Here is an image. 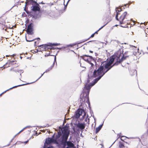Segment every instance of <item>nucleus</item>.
I'll return each instance as SVG.
<instances>
[{"instance_id": "nucleus-1", "label": "nucleus", "mask_w": 148, "mask_h": 148, "mask_svg": "<svg viewBox=\"0 0 148 148\" xmlns=\"http://www.w3.org/2000/svg\"><path fill=\"white\" fill-rule=\"evenodd\" d=\"M119 63L117 60L112 65V64L108 62L104 61L101 64L100 66L97 70H94L93 75L95 77L99 76L98 77L95 79V82L97 83V82L104 75L110 70L114 66L118 65Z\"/></svg>"}, {"instance_id": "nucleus-2", "label": "nucleus", "mask_w": 148, "mask_h": 148, "mask_svg": "<svg viewBox=\"0 0 148 148\" xmlns=\"http://www.w3.org/2000/svg\"><path fill=\"white\" fill-rule=\"evenodd\" d=\"M91 73H89L88 75V79H87L86 84L85 85L84 89L83 90V93L80 96V102L81 104L79 106L82 105V102H84L86 100L89 101V94L90 92V90L92 86H94L96 83L95 82V79L94 80L93 82L92 83H89L90 80L89 79L90 77H95L93 75V74H91Z\"/></svg>"}, {"instance_id": "nucleus-3", "label": "nucleus", "mask_w": 148, "mask_h": 148, "mask_svg": "<svg viewBox=\"0 0 148 148\" xmlns=\"http://www.w3.org/2000/svg\"><path fill=\"white\" fill-rule=\"evenodd\" d=\"M61 136L60 146L63 145V148H73L74 144L70 141H67L69 136V132L67 130H64Z\"/></svg>"}, {"instance_id": "nucleus-4", "label": "nucleus", "mask_w": 148, "mask_h": 148, "mask_svg": "<svg viewBox=\"0 0 148 148\" xmlns=\"http://www.w3.org/2000/svg\"><path fill=\"white\" fill-rule=\"evenodd\" d=\"M61 132L60 131L58 132L55 138V134L52 136L51 138H47L45 140V144L49 145L51 143H54L57 145L58 147H60V142L61 141Z\"/></svg>"}, {"instance_id": "nucleus-5", "label": "nucleus", "mask_w": 148, "mask_h": 148, "mask_svg": "<svg viewBox=\"0 0 148 148\" xmlns=\"http://www.w3.org/2000/svg\"><path fill=\"white\" fill-rule=\"evenodd\" d=\"M123 49H119L115 53V56L117 57V60L119 63H121L124 60L126 59L128 57V51L123 53Z\"/></svg>"}, {"instance_id": "nucleus-6", "label": "nucleus", "mask_w": 148, "mask_h": 148, "mask_svg": "<svg viewBox=\"0 0 148 148\" xmlns=\"http://www.w3.org/2000/svg\"><path fill=\"white\" fill-rule=\"evenodd\" d=\"M80 57H81L85 61L87 62L88 63L90 62V60L93 61L95 63V65L96 67H97V66H97V64L96 63V61L91 56L87 55H84L82 56H81Z\"/></svg>"}, {"instance_id": "nucleus-7", "label": "nucleus", "mask_w": 148, "mask_h": 148, "mask_svg": "<svg viewBox=\"0 0 148 148\" xmlns=\"http://www.w3.org/2000/svg\"><path fill=\"white\" fill-rule=\"evenodd\" d=\"M83 113H84V115L82 116V118H84V116L86 115V112L83 109H78L75 112V118L77 119L79 118Z\"/></svg>"}, {"instance_id": "nucleus-8", "label": "nucleus", "mask_w": 148, "mask_h": 148, "mask_svg": "<svg viewBox=\"0 0 148 148\" xmlns=\"http://www.w3.org/2000/svg\"><path fill=\"white\" fill-rule=\"evenodd\" d=\"M33 24L32 23H30L28 25L26 30L27 34H28L32 35L33 34Z\"/></svg>"}, {"instance_id": "nucleus-9", "label": "nucleus", "mask_w": 148, "mask_h": 148, "mask_svg": "<svg viewBox=\"0 0 148 148\" xmlns=\"http://www.w3.org/2000/svg\"><path fill=\"white\" fill-rule=\"evenodd\" d=\"M49 46L48 44H45L42 45H40L38 46L39 48L41 49V48L42 49L41 50H40L39 51H47L49 49H51L50 48H49L48 47Z\"/></svg>"}, {"instance_id": "nucleus-10", "label": "nucleus", "mask_w": 148, "mask_h": 148, "mask_svg": "<svg viewBox=\"0 0 148 148\" xmlns=\"http://www.w3.org/2000/svg\"><path fill=\"white\" fill-rule=\"evenodd\" d=\"M64 130H67L69 132V134H70V131L68 130V126H67V124H66L64 127H62L60 126L59 127V131H60L61 132V136H62L63 135L62 132Z\"/></svg>"}, {"instance_id": "nucleus-11", "label": "nucleus", "mask_w": 148, "mask_h": 148, "mask_svg": "<svg viewBox=\"0 0 148 148\" xmlns=\"http://www.w3.org/2000/svg\"><path fill=\"white\" fill-rule=\"evenodd\" d=\"M40 6L39 5H32V6L31 7V9L32 11L34 12H36L37 11H39L40 10Z\"/></svg>"}, {"instance_id": "nucleus-12", "label": "nucleus", "mask_w": 148, "mask_h": 148, "mask_svg": "<svg viewBox=\"0 0 148 148\" xmlns=\"http://www.w3.org/2000/svg\"><path fill=\"white\" fill-rule=\"evenodd\" d=\"M76 126L80 129L83 130L84 129L85 127V124L84 123H78L76 125Z\"/></svg>"}, {"instance_id": "nucleus-13", "label": "nucleus", "mask_w": 148, "mask_h": 148, "mask_svg": "<svg viewBox=\"0 0 148 148\" xmlns=\"http://www.w3.org/2000/svg\"><path fill=\"white\" fill-rule=\"evenodd\" d=\"M29 84V83H26V84H21V85H17V86H13V87L10 88V89L7 90H5V91H4V92H3L1 94H0V96H1L5 92H7V91H8L9 90H11V89H13V88H16V87H18L21 86L26 85V84Z\"/></svg>"}, {"instance_id": "nucleus-14", "label": "nucleus", "mask_w": 148, "mask_h": 148, "mask_svg": "<svg viewBox=\"0 0 148 148\" xmlns=\"http://www.w3.org/2000/svg\"><path fill=\"white\" fill-rule=\"evenodd\" d=\"M116 58V59H117V57H116L115 55L112 56L110 57L109 60L108 62L112 64ZM116 60H117V59Z\"/></svg>"}, {"instance_id": "nucleus-15", "label": "nucleus", "mask_w": 148, "mask_h": 148, "mask_svg": "<svg viewBox=\"0 0 148 148\" xmlns=\"http://www.w3.org/2000/svg\"><path fill=\"white\" fill-rule=\"evenodd\" d=\"M128 57L130 56H132L133 55L135 56L136 54V52L134 51L131 52V51H128Z\"/></svg>"}, {"instance_id": "nucleus-16", "label": "nucleus", "mask_w": 148, "mask_h": 148, "mask_svg": "<svg viewBox=\"0 0 148 148\" xmlns=\"http://www.w3.org/2000/svg\"><path fill=\"white\" fill-rule=\"evenodd\" d=\"M32 5H39V4L37 3L36 1H34V0H31Z\"/></svg>"}, {"instance_id": "nucleus-17", "label": "nucleus", "mask_w": 148, "mask_h": 148, "mask_svg": "<svg viewBox=\"0 0 148 148\" xmlns=\"http://www.w3.org/2000/svg\"><path fill=\"white\" fill-rule=\"evenodd\" d=\"M116 12L119 13V12H121L122 10V9L121 7L120 8H119V7H117L116 8Z\"/></svg>"}, {"instance_id": "nucleus-18", "label": "nucleus", "mask_w": 148, "mask_h": 148, "mask_svg": "<svg viewBox=\"0 0 148 148\" xmlns=\"http://www.w3.org/2000/svg\"><path fill=\"white\" fill-rule=\"evenodd\" d=\"M127 13L126 12H124V13L122 14L123 16V17L122 19V20H124V19L125 18L126 16L127 15Z\"/></svg>"}, {"instance_id": "nucleus-19", "label": "nucleus", "mask_w": 148, "mask_h": 148, "mask_svg": "<svg viewBox=\"0 0 148 148\" xmlns=\"http://www.w3.org/2000/svg\"><path fill=\"white\" fill-rule=\"evenodd\" d=\"M14 61V60H9L6 63L5 65L8 64L9 65L12 64V63H13Z\"/></svg>"}, {"instance_id": "nucleus-20", "label": "nucleus", "mask_w": 148, "mask_h": 148, "mask_svg": "<svg viewBox=\"0 0 148 148\" xmlns=\"http://www.w3.org/2000/svg\"><path fill=\"white\" fill-rule=\"evenodd\" d=\"M59 45H60L59 43H49V46H57Z\"/></svg>"}, {"instance_id": "nucleus-21", "label": "nucleus", "mask_w": 148, "mask_h": 148, "mask_svg": "<svg viewBox=\"0 0 148 148\" xmlns=\"http://www.w3.org/2000/svg\"><path fill=\"white\" fill-rule=\"evenodd\" d=\"M108 22L105 25H103V26H102L101 28H100L96 32L94 33L95 34H97L98 33V32L102 28H103L104 26H105L106 25L108 24Z\"/></svg>"}, {"instance_id": "nucleus-22", "label": "nucleus", "mask_w": 148, "mask_h": 148, "mask_svg": "<svg viewBox=\"0 0 148 148\" xmlns=\"http://www.w3.org/2000/svg\"><path fill=\"white\" fill-rule=\"evenodd\" d=\"M124 147L123 144L121 142H119V147L120 148H122Z\"/></svg>"}, {"instance_id": "nucleus-23", "label": "nucleus", "mask_w": 148, "mask_h": 148, "mask_svg": "<svg viewBox=\"0 0 148 148\" xmlns=\"http://www.w3.org/2000/svg\"><path fill=\"white\" fill-rule=\"evenodd\" d=\"M25 7H26V5L27 4H31L32 5V0H29L28 1H27V2H25Z\"/></svg>"}, {"instance_id": "nucleus-24", "label": "nucleus", "mask_w": 148, "mask_h": 148, "mask_svg": "<svg viewBox=\"0 0 148 148\" xmlns=\"http://www.w3.org/2000/svg\"><path fill=\"white\" fill-rule=\"evenodd\" d=\"M128 138L125 136H121V140L123 141L124 140H125L126 138Z\"/></svg>"}, {"instance_id": "nucleus-25", "label": "nucleus", "mask_w": 148, "mask_h": 148, "mask_svg": "<svg viewBox=\"0 0 148 148\" xmlns=\"http://www.w3.org/2000/svg\"><path fill=\"white\" fill-rule=\"evenodd\" d=\"M95 33L93 34H92V35L89 38H88V39H87L86 40H84V41H83V42H84L85 41H86L87 40H89L90 38L93 37L95 36Z\"/></svg>"}, {"instance_id": "nucleus-26", "label": "nucleus", "mask_w": 148, "mask_h": 148, "mask_svg": "<svg viewBox=\"0 0 148 148\" xmlns=\"http://www.w3.org/2000/svg\"><path fill=\"white\" fill-rule=\"evenodd\" d=\"M45 73V72H44V73L41 75V76L38 79H37L35 81H34V82H32L30 83H29V84H32V83H34L36 82L43 75H44V74ZM27 84L26 85H27Z\"/></svg>"}, {"instance_id": "nucleus-27", "label": "nucleus", "mask_w": 148, "mask_h": 148, "mask_svg": "<svg viewBox=\"0 0 148 148\" xmlns=\"http://www.w3.org/2000/svg\"><path fill=\"white\" fill-rule=\"evenodd\" d=\"M94 62L93 61H92L91 60H90V62L88 63L90 64L91 65V69H92V68L93 66L94 65V64L92 63L91 62Z\"/></svg>"}, {"instance_id": "nucleus-28", "label": "nucleus", "mask_w": 148, "mask_h": 148, "mask_svg": "<svg viewBox=\"0 0 148 148\" xmlns=\"http://www.w3.org/2000/svg\"><path fill=\"white\" fill-rule=\"evenodd\" d=\"M101 130L98 127L96 128L95 129V132L97 134Z\"/></svg>"}, {"instance_id": "nucleus-29", "label": "nucleus", "mask_w": 148, "mask_h": 148, "mask_svg": "<svg viewBox=\"0 0 148 148\" xmlns=\"http://www.w3.org/2000/svg\"><path fill=\"white\" fill-rule=\"evenodd\" d=\"M28 127H26L24 128H23L22 130L21 131H20L16 135H18L21 132H23L25 129L26 128Z\"/></svg>"}, {"instance_id": "nucleus-30", "label": "nucleus", "mask_w": 148, "mask_h": 148, "mask_svg": "<svg viewBox=\"0 0 148 148\" xmlns=\"http://www.w3.org/2000/svg\"><path fill=\"white\" fill-rule=\"evenodd\" d=\"M43 148H53V147L52 146H49L48 147H47L46 146V144L45 143Z\"/></svg>"}, {"instance_id": "nucleus-31", "label": "nucleus", "mask_w": 148, "mask_h": 148, "mask_svg": "<svg viewBox=\"0 0 148 148\" xmlns=\"http://www.w3.org/2000/svg\"><path fill=\"white\" fill-rule=\"evenodd\" d=\"M52 69V67H49L48 69H47L45 71V73H47L49 71L51 70Z\"/></svg>"}, {"instance_id": "nucleus-32", "label": "nucleus", "mask_w": 148, "mask_h": 148, "mask_svg": "<svg viewBox=\"0 0 148 148\" xmlns=\"http://www.w3.org/2000/svg\"><path fill=\"white\" fill-rule=\"evenodd\" d=\"M28 16H30V17H32L33 16V18H34V16H33V15L32 14V13L31 12H30L28 15Z\"/></svg>"}, {"instance_id": "nucleus-33", "label": "nucleus", "mask_w": 148, "mask_h": 148, "mask_svg": "<svg viewBox=\"0 0 148 148\" xmlns=\"http://www.w3.org/2000/svg\"><path fill=\"white\" fill-rule=\"evenodd\" d=\"M103 123L102 124L100 125L98 127L100 129H101V130L103 126Z\"/></svg>"}, {"instance_id": "nucleus-34", "label": "nucleus", "mask_w": 148, "mask_h": 148, "mask_svg": "<svg viewBox=\"0 0 148 148\" xmlns=\"http://www.w3.org/2000/svg\"><path fill=\"white\" fill-rule=\"evenodd\" d=\"M130 47H134V48L133 49L134 50H136V47H135V46H133V45H130Z\"/></svg>"}, {"instance_id": "nucleus-35", "label": "nucleus", "mask_w": 148, "mask_h": 148, "mask_svg": "<svg viewBox=\"0 0 148 148\" xmlns=\"http://www.w3.org/2000/svg\"><path fill=\"white\" fill-rule=\"evenodd\" d=\"M36 39H33L32 40H27L26 38V40L27 41V42H32L35 40Z\"/></svg>"}, {"instance_id": "nucleus-36", "label": "nucleus", "mask_w": 148, "mask_h": 148, "mask_svg": "<svg viewBox=\"0 0 148 148\" xmlns=\"http://www.w3.org/2000/svg\"><path fill=\"white\" fill-rule=\"evenodd\" d=\"M88 115H87V118H86V119H85V121H86V122H87V118H88ZM88 122H89V118H88Z\"/></svg>"}, {"instance_id": "nucleus-37", "label": "nucleus", "mask_w": 148, "mask_h": 148, "mask_svg": "<svg viewBox=\"0 0 148 148\" xmlns=\"http://www.w3.org/2000/svg\"><path fill=\"white\" fill-rule=\"evenodd\" d=\"M22 71V70H18V71H16L15 72H18V73H23V72Z\"/></svg>"}, {"instance_id": "nucleus-38", "label": "nucleus", "mask_w": 148, "mask_h": 148, "mask_svg": "<svg viewBox=\"0 0 148 148\" xmlns=\"http://www.w3.org/2000/svg\"><path fill=\"white\" fill-rule=\"evenodd\" d=\"M123 20H122H122L121 21H120V24H123Z\"/></svg>"}, {"instance_id": "nucleus-39", "label": "nucleus", "mask_w": 148, "mask_h": 148, "mask_svg": "<svg viewBox=\"0 0 148 148\" xmlns=\"http://www.w3.org/2000/svg\"><path fill=\"white\" fill-rule=\"evenodd\" d=\"M53 56L50 54V53H49L47 55H45V57L48 56Z\"/></svg>"}, {"instance_id": "nucleus-40", "label": "nucleus", "mask_w": 148, "mask_h": 148, "mask_svg": "<svg viewBox=\"0 0 148 148\" xmlns=\"http://www.w3.org/2000/svg\"><path fill=\"white\" fill-rule=\"evenodd\" d=\"M144 24L145 25H146L147 24V23H146L145 22H144V23H140V24Z\"/></svg>"}, {"instance_id": "nucleus-41", "label": "nucleus", "mask_w": 148, "mask_h": 148, "mask_svg": "<svg viewBox=\"0 0 148 148\" xmlns=\"http://www.w3.org/2000/svg\"><path fill=\"white\" fill-rule=\"evenodd\" d=\"M30 139V138H29L28 140H27V141L25 142L24 143H25V144H26L29 141Z\"/></svg>"}, {"instance_id": "nucleus-42", "label": "nucleus", "mask_w": 148, "mask_h": 148, "mask_svg": "<svg viewBox=\"0 0 148 148\" xmlns=\"http://www.w3.org/2000/svg\"><path fill=\"white\" fill-rule=\"evenodd\" d=\"M119 13H118V12H116V15L115 17L117 18V17H118V15L119 14Z\"/></svg>"}, {"instance_id": "nucleus-43", "label": "nucleus", "mask_w": 148, "mask_h": 148, "mask_svg": "<svg viewBox=\"0 0 148 148\" xmlns=\"http://www.w3.org/2000/svg\"><path fill=\"white\" fill-rule=\"evenodd\" d=\"M56 56H55V57H54V63H55V62H56Z\"/></svg>"}, {"instance_id": "nucleus-44", "label": "nucleus", "mask_w": 148, "mask_h": 148, "mask_svg": "<svg viewBox=\"0 0 148 148\" xmlns=\"http://www.w3.org/2000/svg\"><path fill=\"white\" fill-rule=\"evenodd\" d=\"M65 47H62V48H57L59 49H61L62 48H64L65 49Z\"/></svg>"}, {"instance_id": "nucleus-45", "label": "nucleus", "mask_w": 148, "mask_h": 148, "mask_svg": "<svg viewBox=\"0 0 148 148\" xmlns=\"http://www.w3.org/2000/svg\"><path fill=\"white\" fill-rule=\"evenodd\" d=\"M54 64H55V63H54V62H53V64L50 67H52V69L54 66Z\"/></svg>"}, {"instance_id": "nucleus-46", "label": "nucleus", "mask_w": 148, "mask_h": 148, "mask_svg": "<svg viewBox=\"0 0 148 148\" xmlns=\"http://www.w3.org/2000/svg\"><path fill=\"white\" fill-rule=\"evenodd\" d=\"M26 12V13L28 15V14L30 12L28 11L27 10L25 11Z\"/></svg>"}, {"instance_id": "nucleus-47", "label": "nucleus", "mask_w": 148, "mask_h": 148, "mask_svg": "<svg viewBox=\"0 0 148 148\" xmlns=\"http://www.w3.org/2000/svg\"><path fill=\"white\" fill-rule=\"evenodd\" d=\"M38 4H45V3H43L42 1L40 3H39Z\"/></svg>"}, {"instance_id": "nucleus-48", "label": "nucleus", "mask_w": 148, "mask_h": 148, "mask_svg": "<svg viewBox=\"0 0 148 148\" xmlns=\"http://www.w3.org/2000/svg\"><path fill=\"white\" fill-rule=\"evenodd\" d=\"M67 4H67V3L66 4V5H65L64 4V9H66V7L67 6Z\"/></svg>"}, {"instance_id": "nucleus-49", "label": "nucleus", "mask_w": 148, "mask_h": 148, "mask_svg": "<svg viewBox=\"0 0 148 148\" xmlns=\"http://www.w3.org/2000/svg\"><path fill=\"white\" fill-rule=\"evenodd\" d=\"M134 73L135 74H136L137 73V71L136 70H134Z\"/></svg>"}, {"instance_id": "nucleus-50", "label": "nucleus", "mask_w": 148, "mask_h": 148, "mask_svg": "<svg viewBox=\"0 0 148 148\" xmlns=\"http://www.w3.org/2000/svg\"><path fill=\"white\" fill-rule=\"evenodd\" d=\"M127 5V4H125L124 5L125 7H123V8H122V9L123 10V9H125V7H126V6Z\"/></svg>"}, {"instance_id": "nucleus-51", "label": "nucleus", "mask_w": 148, "mask_h": 148, "mask_svg": "<svg viewBox=\"0 0 148 148\" xmlns=\"http://www.w3.org/2000/svg\"><path fill=\"white\" fill-rule=\"evenodd\" d=\"M122 17H123V16H122V15L119 17V19H121L122 20Z\"/></svg>"}, {"instance_id": "nucleus-52", "label": "nucleus", "mask_w": 148, "mask_h": 148, "mask_svg": "<svg viewBox=\"0 0 148 148\" xmlns=\"http://www.w3.org/2000/svg\"><path fill=\"white\" fill-rule=\"evenodd\" d=\"M120 26L121 27H128V26H127L126 27H125V26H123L122 25H120Z\"/></svg>"}, {"instance_id": "nucleus-53", "label": "nucleus", "mask_w": 148, "mask_h": 148, "mask_svg": "<svg viewBox=\"0 0 148 148\" xmlns=\"http://www.w3.org/2000/svg\"><path fill=\"white\" fill-rule=\"evenodd\" d=\"M115 18H116V20L119 21V19L118 18V17H117V18L115 17Z\"/></svg>"}, {"instance_id": "nucleus-54", "label": "nucleus", "mask_w": 148, "mask_h": 148, "mask_svg": "<svg viewBox=\"0 0 148 148\" xmlns=\"http://www.w3.org/2000/svg\"><path fill=\"white\" fill-rule=\"evenodd\" d=\"M36 39L38 41H39L40 40V38H38Z\"/></svg>"}, {"instance_id": "nucleus-55", "label": "nucleus", "mask_w": 148, "mask_h": 148, "mask_svg": "<svg viewBox=\"0 0 148 148\" xmlns=\"http://www.w3.org/2000/svg\"><path fill=\"white\" fill-rule=\"evenodd\" d=\"M89 52L90 53H93V51H91V50L89 51Z\"/></svg>"}, {"instance_id": "nucleus-56", "label": "nucleus", "mask_w": 148, "mask_h": 148, "mask_svg": "<svg viewBox=\"0 0 148 148\" xmlns=\"http://www.w3.org/2000/svg\"><path fill=\"white\" fill-rule=\"evenodd\" d=\"M69 46H71H71H72V45H67V47H69Z\"/></svg>"}, {"instance_id": "nucleus-57", "label": "nucleus", "mask_w": 148, "mask_h": 148, "mask_svg": "<svg viewBox=\"0 0 148 148\" xmlns=\"http://www.w3.org/2000/svg\"><path fill=\"white\" fill-rule=\"evenodd\" d=\"M36 51H35V52H38V51H38V49H36Z\"/></svg>"}, {"instance_id": "nucleus-58", "label": "nucleus", "mask_w": 148, "mask_h": 148, "mask_svg": "<svg viewBox=\"0 0 148 148\" xmlns=\"http://www.w3.org/2000/svg\"><path fill=\"white\" fill-rule=\"evenodd\" d=\"M17 135L16 134L14 136V137L13 138H12V139H13Z\"/></svg>"}, {"instance_id": "nucleus-59", "label": "nucleus", "mask_w": 148, "mask_h": 148, "mask_svg": "<svg viewBox=\"0 0 148 148\" xmlns=\"http://www.w3.org/2000/svg\"><path fill=\"white\" fill-rule=\"evenodd\" d=\"M116 140H115L113 143V144L111 145V146H110V147H111L112 146V145L115 142Z\"/></svg>"}, {"instance_id": "nucleus-60", "label": "nucleus", "mask_w": 148, "mask_h": 148, "mask_svg": "<svg viewBox=\"0 0 148 148\" xmlns=\"http://www.w3.org/2000/svg\"><path fill=\"white\" fill-rule=\"evenodd\" d=\"M93 41H89L88 42H87V43H88V42H93Z\"/></svg>"}, {"instance_id": "nucleus-61", "label": "nucleus", "mask_w": 148, "mask_h": 148, "mask_svg": "<svg viewBox=\"0 0 148 148\" xmlns=\"http://www.w3.org/2000/svg\"><path fill=\"white\" fill-rule=\"evenodd\" d=\"M70 0H68V1L67 3V4H68L69 2V1H70Z\"/></svg>"}, {"instance_id": "nucleus-62", "label": "nucleus", "mask_w": 148, "mask_h": 148, "mask_svg": "<svg viewBox=\"0 0 148 148\" xmlns=\"http://www.w3.org/2000/svg\"><path fill=\"white\" fill-rule=\"evenodd\" d=\"M23 14H25V12H24V13H23L22 14V16H23Z\"/></svg>"}, {"instance_id": "nucleus-63", "label": "nucleus", "mask_w": 148, "mask_h": 148, "mask_svg": "<svg viewBox=\"0 0 148 148\" xmlns=\"http://www.w3.org/2000/svg\"><path fill=\"white\" fill-rule=\"evenodd\" d=\"M24 10L25 11H27V10H26V8H25H25H24Z\"/></svg>"}, {"instance_id": "nucleus-64", "label": "nucleus", "mask_w": 148, "mask_h": 148, "mask_svg": "<svg viewBox=\"0 0 148 148\" xmlns=\"http://www.w3.org/2000/svg\"><path fill=\"white\" fill-rule=\"evenodd\" d=\"M33 138V137L32 136L29 138H30V139H31L32 138Z\"/></svg>"}]
</instances>
